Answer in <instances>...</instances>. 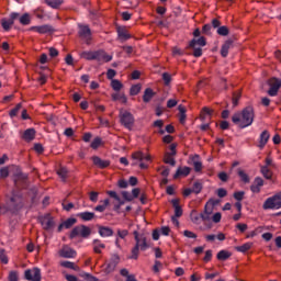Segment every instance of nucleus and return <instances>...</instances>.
<instances>
[{
  "label": "nucleus",
  "instance_id": "nucleus-24",
  "mask_svg": "<svg viewBox=\"0 0 281 281\" xmlns=\"http://www.w3.org/2000/svg\"><path fill=\"white\" fill-rule=\"evenodd\" d=\"M76 223H78V220L70 217L68 220H66L64 223L59 224L58 226V232H63V228L65 227V229H69L71 227H74V225H76Z\"/></svg>",
  "mask_w": 281,
  "mask_h": 281
},
{
  "label": "nucleus",
  "instance_id": "nucleus-21",
  "mask_svg": "<svg viewBox=\"0 0 281 281\" xmlns=\"http://www.w3.org/2000/svg\"><path fill=\"white\" fill-rule=\"evenodd\" d=\"M43 229H46L47 232L49 229H53L55 223H54V217H50L49 215L45 216L41 221Z\"/></svg>",
  "mask_w": 281,
  "mask_h": 281
},
{
  "label": "nucleus",
  "instance_id": "nucleus-41",
  "mask_svg": "<svg viewBox=\"0 0 281 281\" xmlns=\"http://www.w3.org/2000/svg\"><path fill=\"white\" fill-rule=\"evenodd\" d=\"M232 254L227 250H220L217 252V260H227Z\"/></svg>",
  "mask_w": 281,
  "mask_h": 281
},
{
  "label": "nucleus",
  "instance_id": "nucleus-34",
  "mask_svg": "<svg viewBox=\"0 0 281 281\" xmlns=\"http://www.w3.org/2000/svg\"><path fill=\"white\" fill-rule=\"evenodd\" d=\"M106 245L100 243V239L93 240V251L94 254H102V249H104Z\"/></svg>",
  "mask_w": 281,
  "mask_h": 281
},
{
  "label": "nucleus",
  "instance_id": "nucleus-10",
  "mask_svg": "<svg viewBox=\"0 0 281 281\" xmlns=\"http://www.w3.org/2000/svg\"><path fill=\"white\" fill-rule=\"evenodd\" d=\"M117 265H120V256L117 254H114L111 256L105 269L104 273L109 276V273H113L115 269L117 268Z\"/></svg>",
  "mask_w": 281,
  "mask_h": 281
},
{
  "label": "nucleus",
  "instance_id": "nucleus-50",
  "mask_svg": "<svg viewBox=\"0 0 281 281\" xmlns=\"http://www.w3.org/2000/svg\"><path fill=\"white\" fill-rule=\"evenodd\" d=\"M14 25V22L12 20H3L2 21V27L5 32H10V29Z\"/></svg>",
  "mask_w": 281,
  "mask_h": 281
},
{
  "label": "nucleus",
  "instance_id": "nucleus-36",
  "mask_svg": "<svg viewBox=\"0 0 281 281\" xmlns=\"http://www.w3.org/2000/svg\"><path fill=\"white\" fill-rule=\"evenodd\" d=\"M251 247H254L252 243H246L241 246H237L236 251H239L240 254H246V251H249V249H251Z\"/></svg>",
  "mask_w": 281,
  "mask_h": 281
},
{
  "label": "nucleus",
  "instance_id": "nucleus-31",
  "mask_svg": "<svg viewBox=\"0 0 281 281\" xmlns=\"http://www.w3.org/2000/svg\"><path fill=\"white\" fill-rule=\"evenodd\" d=\"M132 159L136 161H150V155H144L142 151H135L132 154Z\"/></svg>",
  "mask_w": 281,
  "mask_h": 281
},
{
  "label": "nucleus",
  "instance_id": "nucleus-58",
  "mask_svg": "<svg viewBox=\"0 0 281 281\" xmlns=\"http://www.w3.org/2000/svg\"><path fill=\"white\" fill-rule=\"evenodd\" d=\"M9 176H10V170L8 169V167H3L0 169L1 179H7V177Z\"/></svg>",
  "mask_w": 281,
  "mask_h": 281
},
{
  "label": "nucleus",
  "instance_id": "nucleus-23",
  "mask_svg": "<svg viewBox=\"0 0 281 281\" xmlns=\"http://www.w3.org/2000/svg\"><path fill=\"white\" fill-rule=\"evenodd\" d=\"M192 172V168L190 167H179L173 175V179H179V177H188Z\"/></svg>",
  "mask_w": 281,
  "mask_h": 281
},
{
  "label": "nucleus",
  "instance_id": "nucleus-12",
  "mask_svg": "<svg viewBox=\"0 0 281 281\" xmlns=\"http://www.w3.org/2000/svg\"><path fill=\"white\" fill-rule=\"evenodd\" d=\"M24 278L25 280L29 281H41V269L38 268H33V269H27L24 272Z\"/></svg>",
  "mask_w": 281,
  "mask_h": 281
},
{
  "label": "nucleus",
  "instance_id": "nucleus-61",
  "mask_svg": "<svg viewBox=\"0 0 281 281\" xmlns=\"http://www.w3.org/2000/svg\"><path fill=\"white\" fill-rule=\"evenodd\" d=\"M212 113H214V111H212L210 108H203L201 119L205 120V115H212Z\"/></svg>",
  "mask_w": 281,
  "mask_h": 281
},
{
  "label": "nucleus",
  "instance_id": "nucleus-22",
  "mask_svg": "<svg viewBox=\"0 0 281 281\" xmlns=\"http://www.w3.org/2000/svg\"><path fill=\"white\" fill-rule=\"evenodd\" d=\"M232 45H234V41L232 40H227L221 48V56L223 58H227L228 54H229V49H232Z\"/></svg>",
  "mask_w": 281,
  "mask_h": 281
},
{
  "label": "nucleus",
  "instance_id": "nucleus-55",
  "mask_svg": "<svg viewBox=\"0 0 281 281\" xmlns=\"http://www.w3.org/2000/svg\"><path fill=\"white\" fill-rule=\"evenodd\" d=\"M0 260L3 265H8V255H5V249H0Z\"/></svg>",
  "mask_w": 281,
  "mask_h": 281
},
{
  "label": "nucleus",
  "instance_id": "nucleus-16",
  "mask_svg": "<svg viewBox=\"0 0 281 281\" xmlns=\"http://www.w3.org/2000/svg\"><path fill=\"white\" fill-rule=\"evenodd\" d=\"M92 164L97 166V168H101V170L111 166L110 160H102L99 156H92Z\"/></svg>",
  "mask_w": 281,
  "mask_h": 281
},
{
  "label": "nucleus",
  "instance_id": "nucleus-18",
  "mask_svg": "<svg viewBox=\"0 0 281 281\" xmlns=\"http://www.w3.org/2000/svg\"><path fill=\"white\" fill-rule=\"evenodd\" d=\"M214 213V209L210 204H205L204 212L200 214L202 221H211L212 214Z\"/></svg>",
  "mask_w": 281,
  "mask_h": 281
},
{
  "label": "nucleus",
  "instance_id": "nucleus-43",
  "mask_svg": "<svg viewBox=\"0 0 281 281\" xmlns=\"http://www.w3.org/2000/svg\"><path fill=\"white\" fill-rule=\"evenodd\" d=\"M164 161L166 164H169V166H177V160L173 159V157L170 153H167L165 155Z\"/></svg>",
  "mask_w": 281,
  "mask_h": 281
},
{
  "label": "nucleus",
  "instance_id": "nucleus-47",
  "mask_svg": "<svg viewBox=\"0 0 281 281\" xmlns=\"http://www.w3.org/2000/svg\"><path fill=\"white\" fill-rule=\"evenodd\" d=\"M109 204H110L109 199H105V200L103 201V204L97 205V206L94 207V211H95V212H104V210H106V207H109Z\"/></svg>",
  "mask_w": 281,
  "mask_h": 281
},
{
  "label": "nucleus",
  "instance_id": "nucleus-38",
  "mask_svg": "<svg viewBox=\"0 0 281 281\" xmlns=\"http://www.w3.org/2000/svg\"><path fill=\"white\" fill-rule=\"evenodd\" d=\"M57 175H58V177L61 178V181H67V177L69 175V171L67 170V168L61 167L57 170Z\"/></svg>",
  "mask_w": 281,
  "mask_h": 281
},
{
  "label": "nucleus",
  "instance_id": "nucleus-35",
  "mask_svg": "<svg viewBox=\"0 0 281 281\" xmlns=\"http://www.w3.org/2000/svg\"><path fill=\"white\" fill-rule=\"evenodd\" d=\"M60 266L65 269H71L72 271H80V267L76 266V263L71 261H61Z\"/></svg>",
  "mask_w": 281,
  "mask_h": 281
},
{
  "label": "nucleus",
  "instance_id": "nucleus-53",
  "mask_svg": "<svg viewBox=\"0 0 281 281\" xmlns=\"http://www.w3.org/2000/svg\"><path fill=\"white\" fill-rule=\"evenodd\" d=\"M162 80H164V83L166 85V87H168V85H170V82H172V76L168 72H164Z\"/></svg>",
  "mask_w": 281,
  "mask_h": 281
},
{
  "label": "nucleus",
  "instance_id": "nucleus-7",
  "mask_svg": "<svg viewBox=\"0 0 281 281\" xmlns=\"http://www.w3.org/2000/svg\"><path fill=\"white\" fill-rule=\"evenodd\" d=\"M14 186L18 190H25L30 186L27 182V173H24L21 170L15 171Z\"/></svg>",
  "mask_w": 281,
  "mask_h": 281
},
{
  "label": "nucleus",
  "instance_id": "nucleus-30",
  "mask_svg": "<svg viewBox=\"0 0 281 281\" xmlns=\"http://www.w3.org/2000/svg\"><path fill=\"white\" fill-rule=\"evenodd\" d=\"M156 93L151 88H147L144 91L143 94V102H145V104H148V102H150V100H153V98H155Z\"/></svg>",
  "mask_w": 281,
  "mask_h": 281
},
{
  "label": "nucleus",
  "instance_id": "nucleus-52",
  "mask_svg": "<svg viewBox=\"0 0 281 281\" xmlns=\"http://www.w3.org/2000/svg\"><path fill=\"white\" fill-rule=\"evenodd\" d=\"M202 34L206 36H212V24H204L202 27Z\"/></svg>",
  "mask_w": 281,
  "mask_h": 281
},
{
  "label": "nucleus",
  "instance_id": "nucleus-17",
  "mask_svg": "<svg viewBox=\"0 0 281 281\" xmlns=\"http://www.w3.org/2000/svg\"><path fill=\"white\" fill-rule=\"evenodd\" d=\"M270 137H271V134H269V131L267 130L260 133L259 144H258V148H260V150H262V148L267 146Z\"/></svg>",
  "mask_w": 281,
  "mask_h": 281
},
{
  "label": "nucleus",
  "instance_id": "nucleus-4",
  "mask_svg": "<svg viewBox=\"0 0 281 281\" xmlns=\"http://www.w3.org/2000/svg\"><path fill=\"white\" fill-rule=\"evenodd\" d=\"M77 236H81V238H89L91 236V228L87 225H78L72 228L70 232L69 238L74 239Z\"/></svg>",
  "mask_w": 281,
  "mask_h": 281
},
{
  "label": "nucleus",
  "instance_id": "nucleus-60",
  "mask_svg": "<svg viewBox=\"0 0 281 281\" xmlns=\"http://www.w3.org/2000/svg\"><path fill=\"white\" fill-rule=\"evenodd\" d=\"M220 181H223L224 183H226V181H228L229 176H227V172L222 171L217 175Z\"/></svg>",
  "mask_w": 281,
  "mask_h": 281
},
{
  "label": "nucleus",
  "instance_id": "nucleus-40",
  "mask_svg": "<svg viewBox=\"0 0 281 281\" xmlns=\"http://www.w3.org/2000/svg\"><path fill=\"white\" fill-rule=\"evenodd\" d=\"M237 175L244 183H249V176L243 169L237 170Z\"/></svg>",
  "mask_w": 281,
  "mask_h": 281
},
{
  "label": "nucleus",
  "instance_id": "nucleus-54",
  "mask_svg": "<svg viewBox=\"0 0 281 281\" xmlns=\"http://www.w3.org/2000/svg\"><path fill=\"white\" fill-rule=\"evenodd\" d=\"M233 196L237 202H240L245 199V191H237L233 194Z\"/></svg>",
  "mask_w": 281,
  "mask_h": 281
},
{
  "label": "nucleus",
  "instance_id": "nucleus-37",
  "mask_svg": "<svg viewBox=\"0 0 281 281\" xmlns=\"http://www.w3.org/2000/svg\"><path fill=\"white\" fill-rule=\"evenodd\" d=\"M19 21L21 25H30V23H32V18L30 16V13H24L22 16H20Z\"/></svg>",
  "mask_w": 281,
  "mask_h": 281
},
{
  "label": "nucleus",
  "instance_id": "nucleus-25",
  "mask_svg": "<svg viewBox=\"0 0 281 281\" xmlns=\"http://www.w3.org/2000/svg\"><path fill=\"white\" fill-rule=\"evenodd\" d=\"M35 137H36V130L34 128H27L26 131H24L22 135V139H24V142H32L35 139Z\"/></svg>",
  "mask_w": 281,
  "mask_h": 281
},
{
  "label": "nucleus",
  "instance_id": "nucleus-49",
  "mask_svg": "<svg viewBox=\"0 0 281 281\" xmlns=\"http://www.w3.org/2000/svg\"><path fill=\"white\" fill-rule=\"evenodd\" d=\"M23 105L21 104V103H18L16 105H15V108H13L10 112H9V115H10V117H16V115H19V111H21V108H22Z\"/></svg>",
  "mask_w": 281,
  "mask_h": 281
},
{
  "label": "nucleus",
  "instance_id": "nucleus-39",
  "mask_svg": "<svg viewBox=\"0 0 281 281\" xmlns=\"http://www.w3.org/2000/svg\"><path fill=\"white\" fill-rule=\"evenodd\" d=\"M178 111L180 112L179 115V122L180 124H186V108H183V105H179Z\"/></svg>",
  "mask_w": 281,
  "mask_h": 281
},
{
  "label": "nucleus",
  "instance_id": "nucleus-11",
  "mask_svg": "<svg viewBox=\"0 0 281 281\" xmlns=\"http://www.w3.org/2000/svg\"><path fill=\"white\" fill-rule=\"evenodd\" d=\"M30 32H37V34H54L56 30H54L53 25L44 24L40 26H31Z\"/></svg>",
  "mask_w": 281,
  "mask_h": 281
},
{
  "label": "nucleus",
  "instance_id": "nucleus-9",
  "mask_svg": "<svg viewBox=\"0 0 281 281\" xmlns=\"http://www.w3.org/2000/svg\"><path fill=\"white\" fill-rule=\"evenodd\" d=\"M80 56L81 58H85V60H98V63H102V59L104 58V50H85L80 54Z\"/></svg>",
  "mask_w": 281,
  "mask_h": 281
},
{
  "label": "nucleus",
  "instance_id": "nucleus-48",
  "mask_svg": "<svg viewBox=\"0 0 281 281\" xmlns=\"http://www.w3.org/2000/svg\"><path fill=\"white\" fill-rule=\"evenodd\" d=\"M201 190H203V183L196 181L193 183L192 191L194 194H201Z\"/></svg>",
  "mask_w": 281,
  "mask_h": 281
},
{
  "label": "nucleus",
  "instance_id": "nucleus-28",
  "mask_svg": "<svg viewBox=\"0 0 281 281\" xmlns=\"http://www.w3.org/2000/svg\"><path fill=\"white\" fill-rule=\"evenodd\" d=\"M77 217L81 218V221L89 222V221H93V218H95V213L89 212V211L80 212L77 214Z\"/></svg>",
  "mask_w": 281,
  "mask_h": 281
},
{
  "label": "nucleus",
  "instance_id": "nucleus-44",
  "mask_svg": "<svg viewBox=\"0 0 281 281\" xmlns=\"http://www.w3.org/2000/svg\"><path fill=\"white\" fill-rule=\"evenodd\" d=\"M100 146H102V138L100 137H95L90 144V148H92L93 150H98Z\"/></svg>",
  "mask_w": 281,
  "mask_h": 281
},
{
  "label": "nucleus",
  "instance_id": "nucleus-29",
  "mask_svg": "<svg viewBox=\"0 0 281 281\" xmlns=\"http://www.w3.org/2000/svg\"><path fill=\"white\" fill-rule=\"evenodd\" d=\"M196 45H199L200 47H205V45H207V41L201 36L200 38H193L191 40V42L189 43V47L190 48H194L196 47Z\"/></svg>",
  "mask_w": 281,
  "mask_h": 281
},
{
  "label": "nucleus",
  "instance_id": "nucleus-51",
  "mask_svg": "<svg viewBox=\"0 0 281 281\" xmlns=\"http://www.w3.org/2000/svg\"><path fill=\"white\" fill-rule=\"evenodd\" d=\"M142 91V86L134 85L130 89V95H137Z\"/></svg>",
  "mask_w": 281,
  "mask_h": 281
},
{
  "label": "nucleus",
  "instance_id": "nucleus-5",
  "mask_svg": "<svg viewBox=\"0 0 281 281\" xmlns=\"http://www.w3.org/2000/svg\"><path fill=\"white\" fill-rule=\"evenodd\" d=\"M119 117L122 126L128 128V131L133 128V125L135 124V116H133V113L121 110Z\"/></svg>",
  "mask_w": 281,
  "mask_h": 281
},
{
  "label": "nucleus",
  "instance_id": "nucleus-33",
  "mask_svg": "<svg viewBox=\"0 0 281 281\" xmlns=\"http://www.w3.org/2000/svg\"><path fill=\"white\" fill-rule=\"evenodd\" d=\"M112 100H114V102H117V100H120V102H122V104H126V102H128L126 94L120 93V92L113 93Z\"/></svg>",
  "mask_w": 281,
  "mask_h": 281
},
{
  "label": "nucleus",
  "instance_id": "nucleus-59",
  "mask_svg": "<svg viewBox=\"0 0 281 281\" xmlns=\"http://www.w3.org/2000/svg\"><path fill=\"white\" fill-rule=\"evenodd\" d=\"M100 195V193L92 191L89 193V199L92 203H98V196Z\"/></svg>",
  "mask_w": 281,
  "mask_h": 281
},
{
  "label": "nucleus",
  "instance_id": "nucleus-32",
  "mask_svg": "<svg viewBox=\"0 0 281 281\" xmlns=\"http://www.w3.org/2000/svg\"><path fill=\"white\" fill-rule=\"evenodd\" d=\"M45 3L49 8H53V10H58L65 3V0H45Z\"/></svg>",
  "mask_w": 281,
  "mask_h": 281
},
{
  "label": "nucleus",
  "instance_id": "nucleus-56",
  "mask_svg": "<svg viewBox=\"0 0 281 281\" xmlns=\"http://www.w3.org/2000/svg\"><path fill=\"white\" fill-rule=\"evenodd\" d=\"M9 281H19V272L16 271H10L9 272V277H8Z\"/></svg>",
  "mask_w": 281,
  "mask_h": 281
},
{
  "label": "nucleus",
  "instance_id": "nucleus-1",
  "mask_svg": "<svg viewBox=\"0 0 281 281\" xmlns=\"http://www.w3.org/2000/svg\"><path fill=\"white\" fill-rule=\"evenodd\" d=\"M255 117L256 112L254 111V106L248 105L244 108L241 112H236L232 116V122L239 126V128H247L254 124Z\"/></svg>",
  "mask_w": 281,
  "mask_h": 281
},
{
  "label": "nucleus",
  "instance_id": "nucleus-3",
  "mask_svg": "<svg viewBox=\"0 0 281 281\" xmlns=\"http://www.w3.org/2000/svg\"><path fill=\"white\" fill-rule=\"evenodd\" d=\"M25 205V199L21 190H13L11 194L7 195V207L9 212H19Z\"/></svg>",
  "mask_w": 281,
  "mask_h": 281
},
{
  "label": "nucleus",
  "instance_id": "nucleus-45",
  "mask_svg": "<svg viewBox=\"0 0 281 281\" xmlns=\"http://www.w3.org/2000/svg\"><path fill=\"white\" fill-rule=\"evenodd\" d=\"M216 32H217L218 36H228L229 35V29L225 25L218 26Z\"/></svg>",
  "mask_w": 281,
  "mask_h": 281
},
{
  "label": "nucleus",
  "instance_id": "nucleus-20",
  "mask_svg": "<svg viewBox=\"0 0 281 281\" xmlns=\"http://www.w3.org/2000/svg\"><path fill=\"white\" fill-rule=\"evenodd\" d=\"M262 186H265V180H262V178H260V177H257V178H255L254 183L250 187V190L255 194H258V192H260V189L262 188Z\"/></svg>",
  "mask_w": 281,
  "mask_h": 281
},
{
  "label": "nucleus",
  "instance_id": "nucleus-46",
  "mask_svg": "<svg viewBox=\"0 0 281 281\" xmlns=\"http://www.w3.org/2000/svg\"><path fill=\"white\" fill-rule=\"evenodd\" d=\"M111 87H112V89H113L114 91H121L123 85H122V82H121L120 80L113 79V80L111 81Z\"/></svg>",
  "mask_w": 281,
  "mask_h": 281
},
{
  "label": "nucleus",
  "instance_id": "nucleus-57",
  "mask_svg": "<svg viewBox=\"0 0 281 281\" xmlns=\"http://www.w3.org/2000/svg\"><path fill=\"white\" fill-rule=\"evenodd\" d=\"M193 56L195 58H201L203 56V49L201 47L194 46V48H193Z\"/></svg>",
  "mask_w": 281,
  "mask_h": 281
},
{
  "label": "nucleus",
  "instance_id": "nucleus-15",
  "mask_svg": "<svg viewBox=\"0 0 281 281\" xmlns=\"http://www.w3.org/2000/svg\"><path fill=\"white\" fill-rule=\"evenodd\" d=\"M79 36L86 41L87 45L91 43V29L88 25L80 26Z\"/></svg>",
  "mask_w": 281,
  "mask_h": 281
},
{
  "label": "nucleus",
  "instance_id": "nucleus-64",
  "mask_svg": "<svg viewBox=\"0 0 281 281\" xmlns=\"http://www.w3.org/2000/svg\"><path fill=\"white\" fill-rule=\"evenodd\" d=\"M106 194H108L111 199H114V201H120V196L117 195V192H115V191H106Z\"/></svg>",
  "mask_w": 281,
  "mask_h": 281
},
{
  "label": "nucleus",
  "instance_id": "nucleus-14",
  "mask_svg": "<svg viewBox=\"0 0 281 281\" xmlns=\"http://www.w3.org/2000/svg\"><path fill=\"white\" fill-rule=\"evenodd\" d=\"M189 164L190 166H193L196 172H201L203 170V162H201V157L199 155L190 156Z\"/></svg>",
  "mask_w": 281,
  "mask_h": 281
},
{
  "label": "nucleus",
  "instance_id": "nucleus-62",
  "mask_svg": "<svg viewBox=\"0 0 281 281\" xmlns=\"http://www.w3.org/2000/svg\"><path fill=\"white\" fill-rule=\"evenodd\" d=\"M126 236H128V231L126 229H117V238H126Z\"/></svg>",
  "mask_w": 281,
  "mask_h": 281
},
{
  "label": "nucleus",
  "instance_id": "nucleus-26",
  "mask_svg": "<svg viewBox=\"0 0 281 281\" xmlns=\"http://www.w3.org/2000/svg\"><path fill=\"white\" fill-rule=\"evenodd\" d=\"M99 236L102 238H109L113 236V228L109 226H99Z\"/></svg>",
  "mask_w": 281,
  "mask_h": 281
},
{
  "label": "nucleus",
  "instance_id": "nucleus-42",
  "mask_svg": "<svg viewBox=\"0 0 281 281\" xmlns=\"http://www.w3.org/2000/svg\"><path fill=\"white\" fill-rule=\"evenodd\" d=\"M261 175L265 177V179H268V180L271 179V177H273V173L267 166L261 167Z\"/></svg>",
  "mask_w": 281,
  "mask_h": 281
},
{
  "label": "nucleus",
  "instance_id": "nucleus-2",
  "mask_svg": "<svg viewBox=\"0 0 281 281\" xmlns=\"http://www.w3.org/2000/svg\"><path fill=\"white\" fill-rule=\"evenodd\" d=\"M134 239L135 245L132 248L130 260H137L139 258V251H146L150 248V245H148V239L146 238L145 234H139V232L134 231Z\"/></svg>",
  "mask_w": 281,
  "mask_h": 281
},
{
  "label": "nucleus",
  "instance_id": "nucleus-27",
  "mask_svg": "<svg viewBox=\"0 0 281 281\" xmlns=\"http://www.w3.org/2000/svg\"><path fill=\"white\" fill-rule=\"evenodd\" d=\"M172 207L175 209V215L177 218H180V216H183V209H181V205H179V199L171 200Z\"/></svg>",
  "mask_w": 281,
  "mask_h": 281
},
{
  "label": "nucleus",
  "instance_id": "nucleus-6",
  "mask_svg": "<svg viewBox=\"0 0 281 281\" xmlns=\"http://www.w3.org/2000/svg\"><path fill=\"white\" fill-rule=\"evenodd\" d=\"M281 192L268 198L263 203V210H280Z\"/></svg>",
  "mask_w": 281,
  "mask_h": 281
},
{
  "label": "nucleus",
  "instance_id": "nucleus-19",
  "mask_svg": "<svg viewBox=\"0 0 281 281\" xmlns=\"http://www.w3.org/2000/svg\"><path fill=\"white\" fill-rule=\"evenodd\" d=\"M116 34H117L119 41H122V42L128 41V38H131V34L128 33V31L124 26H119L116 29Z\"/></svg>",
  "mask_w": 281,
  "mask_h": 281
},
{
  "label": "nucleus",
  "instance_id": "nucleus-13",
  "mask_svg": "<svg viewBox=\"0 0 281 281\" xmlns=\"http://www.w3.org/2000/svg\"><path fill=\"white\" fill-rule=\"evenodd\" d=\"M60 258H76L78 256V252L76 250L67 245L63 246V248L59 250Z\"/></svg>",
  "mask_w": 281,
  "mask_h": 281
},
{
  "label": "nucleus",
  "instance_id": "nucleus-8",
  "mask_svg": "<svg viewBox=\"0 0 281 281\" xmlns=\"http://www.w3.org/2000/svg\"><path fill=\"white\" fill-rule=\"evenodd\" d=\"M267 85L270 87L268 90V95L276 98V95H278V91H280L281 88V79L278 77H271L268 79Z\"/></svg>",
  "mask_w": 281,
  "mask_h": 281
},
{
  "label": "nucleus",
  "instance_id": "nucleus-63",
  "mask_svg": "<svg viewBox=\"0 0 281 281\" xmlns=\"http://www.w3.org/2000/svg\"><path fill=\"white\" fill-rule=\"evenodd\" d=\"M238 100H240V93H234L233 94V109H236L238 106Z\"/></svg>",
  "mask_w": 281,
  "mask_h": 281
}]
</instances>
